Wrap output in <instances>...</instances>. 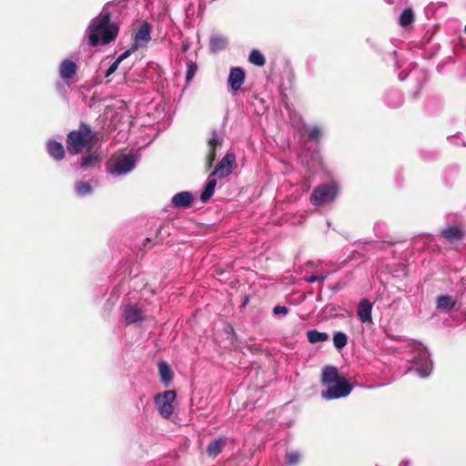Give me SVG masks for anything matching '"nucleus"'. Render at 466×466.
<instances>
[{
    "instance_id": "nucleus-17",
    "label": "nucleus",
    "mask_w": 466,
    "mask_h": 466,
    "mask_svg": "<svg viewBox=\"0 0 466 466\" xmlns=\"http://www.w3.org/2000/svg\"><path fill=\"white\" fill-rule=\"evenodd\" d=\"M457 304V299L450 295H440L436 298V309L441 312H450Z\"/></svg>"
},
{
    "instance_id": "nucleus-13",
    "label": "nucleus",
    "mask_w": 466,
    "mask_h": 466,
    "mask_svg": "<svg viewBox=\"0 0 466 466\" xmlns=\"http://www.w3.org/2000/svg\"><path fill=\"white\" fill-rule=\"evenodd\" d=\"M246 77L245 71L241 67H232L229 72L228 83L233 92L240 89Z\"/></svg>"
},
{
    "instance_id": "nucleus-37",
    "label": "nucleus",
    "mask_w": 466,
    "mask_h": 466,
    "mask_svg": "<svg viewBox=\"0 0 466 466\" xmlns=\"http://www.w3.org/2000/svg\"><path fill=\"white\" fill-rule=\"evenodd\" d=\"M136 49H134V46H132L131 48L126 50L124 53H122L117 58H116V61L118 63H121L123 60H125L126 58H127L131 54L132 52H134Z\"/></svg>"
},
{
    "instance_id": "nucleus-4",
    "label": "nucleus",
    "mask_w": 466,
    "mask_h": 466,
    "mask_svg": "<svg viewBox=\"0 0 466 466\" xmlns=\"http://www.w3.org/2000/svg\"><path fill=\"white\" fill-rule=\"evenodd\" d=\"M138 159L136 154H121L107 165V172L115 177L127 175L134 170Z\"/></svg>"
},
{
    "instance_id": "nucleus-32",
    "label": "nucleus",
    "mask_w": 466,
    "mask_h": 466,
    "mask_svg": "<svg viewBox=\"0 0 466 466\" xmlns=\"http://www.w3.org/2000/svg\"><path fill=\"white\" fill-rule=\"evenodd\" d=\"M300 453L298 451H290L286 453V463L289 466H296L300 461Z\"/></svg>"
},
{
    "instance_id": "nucleus-30",
    "label": "nucleus",
    "mask_w": 466,
    "mask_h": 466,
    "mask_svg": "<svg viewBox=\"0 0 466 466\" xmlns=\"http://www.w3.org/2000/svg\"><path fill=\"white\" fill-rule=\"evenodd\" d=\"M248 61L258 66H262L266 63L264 56L257 49L251 50L248 56Z\"/></svg>"
},
{
    "instance_id": "nucleus-38",
    "label": "nucleus",
    "mask_w": 466,
    "mask_h": 466,
    "mask_svg": "<svg viewBox=\"0 0 466 466\" xmlns=\"http://www.w3.org/2000/svg\"><path fill=\"white\" fill-rule=\"evenodd\" d=\"M312 162H313V163H312V166H314V165H315V163H318V164L319 163V154H318V153H316V154L312 157ZM307 164H308V166H309V167H311V164H310L309 161H308V163H307Z\"/></svg>"
},
{
    "instance_id": "nucleus-31",
    "label": "nucleus",
    "mask_w": 466,
    "mask_h": 466,
    "mask_svg": "<svg viewBox=\"0 0 466 466\" xmlns=\"http://www.w3.org/2000/svg\"><path fill=\"white\" fill-rule=\"evenodd\" d=\"M348 337L341 331H337L333 335V344L337 350H341L347 344Z\"/></svg>"
},
{
    "instance_id": "nucleus-20",
    "label": "nucleus",
    "mask_w": 466,
    "mask_h": 466,
    "mask_svg": "<svg viewBox=\"0 0 466 466\" xmlns=\"http://www.w3.org/2000/svg\"><path fill=\"white\" fill-rule=\"evenodd\" d=\"M216 177H217L213 176V174H211V173L208 177V179L206 181L204 189H203V191L200 194V200L202 202L206 203L214 195L215 187H216V185H217Z\"/></svg>"
},
{
    "instance_id": "nucleus-26",
    "label": "nucleus",
    "mask_w": 466,
    "mask_h": 466,
    "mask_svg": "<svg viewBox=\"0 0 466 466\" xmlns=\"http://www.w3.org/2000/svg\"><path fill=\"white\" fill-rule=\"evenodd\" d=\"M414 13L411 8L408 7L405 8L400 17H399V24L401 27H408L414 22Z\"/></svg>"
},
{
    "instance_id": "nucleus-25",
    "label": "nucleus",
    "mask_w": 466,
    "mask_h": 466,
    "mask_svg": "<svg viewBox=\"0 0 466 466\" xmlns=\"http://www.w3.org/2000/svg\"><path fill=\"white\" fill-rule=\"evenodd\" d=\"M158 371L161 378V381L164 383L165 386H168L173 377V373L169 365L165 361H161L158 364Z\"/></svg>"
},
{
    "instance_id": "nucleus-33",
    "label": "nucleus",
    "mask_w": 466,
    "mask_h": 466,
    "mask_svg": "<svg viewBox=\"0 0 466 466\" xmlns=\"http://www.w3.org/2000/svg\"><path fill=\"white\" fill-rule=\"evenodd\" d=\"M197 71H198V65L193 61H189L187 64V72H186L187 83H189L194 78Z\"/></svg>"
},
{
    "instance_id": "nucleus-45",
    "label": "nucleus",
    "mask_w": 466,
    "mask_h": 466,
    "mask_svg": "<svg viewBox=\"0 0 466 466\" xmlns=\"http://www.w3.org/2000/svg\"><path fill=\"white\" fill-rule=\"evenodd\" d=\"M464 31H465V33H466V25H465V28H464Z\"/></svg>"
},
{
    "instance_id": "nucleus-24",
    "label": "nucleus",
    "mask_w": 466,
    "mask_h": 466,
    "mask_svg": "<svg viewBox=\"0 0 466 466\" xmlns=\"http://www.w3.org/2000/svg\"><path fill=\"white\" fill-rule=\"evenodd\" d=\"M100 163V157L96 152L85 156L80 160V167L86 170L96 167Z\"/></svg>"
},
{
    "instance_id": "nucleus-2",
    "label": "nucleus",
    "mask_w": 466,
    "mask_h": 466,
    "mask_svg": "<svg viewBox=\"0 0 466 466\" xmlns=\"http://www.w3.org/2000/svg\"><path fill=\"white\" fill-rule=\"evenodd\" d=\"M95 138V134L87 124L81 123L78 129L66 136V147L71 155H77L87 147Z\"/></svg>"
},
{
    "instance_id": "nucleus-18",
    "label": "nucleus",
    "mask_w": 466,
    "mask_h": 466,
    "mask_svg": "<svg viewBox=\"0 0 466 466\" xmlns=\"http://www.w3.org/2000/svg\"><path fill=\"white\" fill-rule=\"evenodd\" d=\"M193 195L188 191H181L172 198V205L178 208H186L191 206Z\"/></svg>"
},
{
    "instance_id": "nucleus-21",
    "label": "nucleus",
    "mask_w": 466,
    "mask_h": 466,
    "mask_svg": "<svg viewBox=\"0 0 466 466\" xmlns=\"http://www.w3.org/2000/svg\"><path fill=\"white\" fill-rule=\"evenodd\" d=\"M385 102L390 107H399L403 103V96L402 94L396 89L388 90L385 95Z\"/></svg>"
},
{
    "instance_id": "nucleus-23",
    "label": "nucleus",
    "mask_w": 466,
    "mask_h": 466,
    "mask_svg": "<svg viewBox=\"0 0 466 466\" xmlns=\"http://www.w3.org/2000/svg\"><path fill=\"white\" fill-rule=\"evenodd\" d=\"M441 236L450 242L458 241L462 238V231L457 226H450L441 230Z\"/></svg>"
},
{
    "instance_id": "nucleus-28",
    "label": "nucleus",
    "mask_w": 466,
    "mask_h": 466,
    "mask_svg": "<svg viewBox=\"0 0 466 466\" xmlns=\"http://www.w3.org/2000/svg\"><path fill=\"white\" fill-rule=\"evenodd\" d=\"M307 338L310 343L315 344L328 340L329 335L326 332H320L317 329H310L307 332Z\"/></svg>"
},
{
    "instance_id": "nucleus-19",
    "label": "nucleus",
    "mask_w": 466,
    "mask_h": 466,
    "mask_svg": "<svg viewBox=\"0 0 466 466\" xmlns=\"http://www.w3.org/2000/svg\"><path fill=\"white\" fill-rule=\"evenodd\" d=\"M227 445V438L220 436L213 440L207 446V453L209 457H217Z\"/></svg>"
},
{
    "instance_id": "nucleus-39",
    "label": "nucleus",
    "mask_w": 466,
    "mask_h": 466,
    "mask_svg": "<svg viewBox=\"0 0 466 466\" xmlns=\"http://www.w3.org/2000/svg\"><path fill=\"white\" fill-rule=\"evenodd\" d=\"M189 49V44L188 42H183L182 43V51L187 52Z\"/></svg>"
},
{
    "instance_id": "nucleus-1",
    "label": "nucleus",
    "mask_w": 466,
    "mask_h": 466,
    "mask_svg": "<svg viewBox=\"0 0 466 466\" xmlns=\"http://www.w3.org/2000/svg\"><path fill=\"white\" fill-rule=\"evenodd\" d=\"M113 7H115V5L106 4L99 15L89 22L86 29L89 46H96L99 42L108 45L116 40L119 28L111 21L112 13L110 9Z\"/></svg>"
},
{
    "instance_id": "nucleus-35",
    "label": "nucleus",
    "mask_w": 466,
    "mask_h": 466,
    "mask_svg": "<svg viewBox=\"0 0 466 466\" xmlns=\"http://www.w3.org/2000/svg\"><path fill=\"white\" fill-rule=\"evenodd\" d=\"M289 308L286 306L278 305L273 308L274 315L286 316L289 313Z\"/></svg>"
},
{
    "instance_id": "nucleus-9",
    "label": "nucleus",
    "mask_w": 466,
    "mask_h": 466,
    "mask_svg": "<svg viewBox=\"0 0 466 466\" xmlns=\"http://www.w3.org/2000/svg\"><path fill=\"white\" fill-rule=\"evenodd\" d=\"M223 143V137L217 131H212L208 140V154L206 157L207 168H210L217 157V150L220 149Z\"/></svg>"
},
{
    "instance_id": "nucleus-7",
    "label": "nucleus",
    "mask_w": 466,
    "mask_h": 466,
    "mask_svg": "<svg viewBox=\"0 0 466 466\" xmlns=\"http://www.w3.org/2000/svg\"><path fill=\"white\" fill-rule=\"evenodd\" d=\"M352 390V386L346 379L339 380L334 384L326 386V390L321 391V397L325 400H336L348 396Z\"/></svg>"
},
{
    "instance_id": "nucleus-16",
    "label": "nucleus",
    "mask_w": 466,
    "mask_h": 466,
    "mask_svg": "<svg viewBox=\"0 0 466 466\" xmlns=\"http://www.w3.org/2000/svg\"><path fill=\"white\" fill-rule=\"evenodd\" d=\"M46 150L48 155L56 161L62 160L66 155L62 143L55 139H49L46 142Z\"/></svg>"
},
{
    "instance_id": "nucleus-43",
    "label": "nucleus",
    "mask_w": 466,
    "mask_h": 466,
    "mask_svg": "<svg viewBox=\"0 0 466 466\" xmlns=\"http://www.w3.org/2000/svg\"><path fill=\"white\" fill-rule=\"evenodd\" d=\"M388 4L392 5L394 3V0H385Z\"/></svg>"
},
{
    "instance_id": "nucleus-22",
    "label": "nucleus",
    "mask_w": 466,
    "mask_h": 466,
    "mask_svg": "<svg viewBox=\"0 0 466 466\" xmlns=\"http://www.w3.org/2000/svg\"><path fill=\"white\" fill-rule=\"evenodd\" d=\"M228 44V38L220 35H212L209 40L210 50L214 53L226 49Z\"/></svg>"
},
{
    "instance_id": "nucleus-8",
    "label": "nucleus",
    "mask_w": 466,
    "mask_h": 466,
    "mask_svg": "<svg viewBox=\"0 0 466 466\" xmlns=\"http://www.w3.org/2000/svg\"><path fill=\"white\" fill-rule=\"evenodd\" d=\"M236 166V156L233 152L228 151L217 164L215 169L211 172L213 176L218 178L228 177L234 167Z\"/></svg>"
},
{
    "instance_id": "nucleus-27",
    "label": "nucleus",
    "mask_w": 466,
    "mask_h": 466,
    "mask_svg": "<svg viewBox=\"0 0 466 466\" xmlns=\"http://www.w3.org/2000/svg\"><path fill=\"white\" fill-rule=\"evenodd\" d=\"M303 128L308 133V140L319 143V141L321 137V135H322V130L319 126H311L310 127V126H307L306 124L303 123Z\"/></svg>"
},
{
    "instance_id": "nucleus-41",
    "label": "nucleus",
    "mask_w": 466,
    "mask_h": 466,
    "mask_svg": "<svg viewBox=\"0 0 466 466\" xmlns=\"http://www.w3.org/2000/svg\"><path fill=\"white\" fill-rule=\"evenodd\" d=\"M410 462L408 461H403L400 463V466H409Z\"/></svg>"
},
{
    "instance_id": "nucleus-34",
    "label": "nucleus",
    "mask_w": 466,
    "mask_h": 466,
    "mask_svg": "<svg viewBox=\"0 0 466 466\" xmlns=\"http://www.w3.org/2000/svg\"><path fill=\"white\" fill-rule=\"evenodd\" d=\"M328 277V273L319 274V275H311L305 278V281L309 283H313L316 281L323 282Z\"/></svg>"
},
{
    "instance_id": "nucleus-6",
    "label": "nucleus",
    "mask_w": 466,
    "mask_h": 466,
    "mask_svg": "<svg viewBox=\"0 0 466 466\" xmlns=\"http://www.w3.org/2000/svg\"><path fill=\"white\" fill-rule=\"evenodd\" d=\"M177 398L175 390H169L154 397V402L158 413L164 419H169L174 413V401Z\"/></svg>"
},
{
    "instance_id": "nucleus-14",
    "label": "nucleus",
    "mask_w": 466,
    "mask_h": 466,
    "mask_svg": "<svg viewBox=\"0 0 466 466\" xmlns=\"http://www.w3.org/2000/svg\"><path fill=\"white\" fill-rule=\"evenodd\" d=\"M372 304L367 299H361L358 305L357 315L362 323H370L371 317Z\"/></svg>"
},
{
    "instance_id": "nucleus-36",
    "label": "nucleus",
    "mask_w": 466,
    "mask_h": 466,
    "mask_svg": "<svg viewBox=\"0 0 466 466\" xmlns=\"http://www.w3.org/2000/svg\"><path fill=\"white\" fill-rule=\"evenodd\" d=\"M120 63L116 61V59L109 66V67L105 72V77L110 76L112 74H114L116 69L118 68Z\"/></svg>"
},
{
    "instance_id": "nucleus-11",
    "label": "nucleus",
    "mask_w": 466,
    "mask_h": 466,
    "mask_svg": "<svg viewBox=\"0 0 466 466\" xmlns=\"http://www.w3.org/2000/svg\"><path fill=\"white\" fill-rule=\"evenodd\" d=\"M77 71V65L72 58H66L61 61L58 73L62 80L66 82L68 85L72 83V78Z\"/></svg>"
},
{
    "instance_id": "nucleus-10",
    "label": "nucleus",
    "mask_w": 466,
    "mask_h": 466,
    "mask_svg": "<svg viewBox=\"0 0 466 466\" xmlns=\"http://www.w3.org/2000/svg\"><path fill=\"white\" fill-rule=\"evenodd\" d=\"M122 317L127 325L137 324L145 320L146 316L137 305L128 303L122 309Z\"/></svg>"
},
{
    "instance_id": "nucleus-3",
    "label": "nucleus",
    "mask_w": 466,
    "mask_h": 466,
    "mask_svg": "<svg viewBox=\"0 0 466 466\" xmlns=\"http://www.w3.org/2000/svg\"><path fill=\"white\" fill-rule=\"evenodd\" d=\"M410 361L413 363V369L421 378L428 377L432 370V361L427 349L420 343L412 346V358Z\"/></svg>"
},
{
    "instance_id": "nucleus-15",
    "label": "nucleus",
    "mask_w": 466,
    "mask_h": 466,
    "mask_svg": "<svg viewBox=\"0 0 466 466\" xmlns=\"http://www.w3.org/2000/svg\"><path fill=\"white\" fill-rule=\"evenodd\" d=\"M345 379L344 377H340L339 375L338 369L333 366H326L322 370L321 373V383L323 386H328L330 384H334L339 380Z\"/></svg>"
},
{
    "instance_id": "nucleus-44",
    "label": "nucleus",
    "mask_w": 466,
    "mask_h": 466,
    "mask_svg": "<svg viewBox=\"0 0 466 466\" xmlns=\"http://www.w3.org/2000/svg\"><path fill=\"white\" fill-rule=\"evenodd\" d=\"M431 5H433V4L431 3V5H428V8H431Z\"/></svg>"
},
{
    "instance_id": "nucleus-42",
    "label": "nucleus",
    "mask_w": 466,
    "mask_h": 466,
    "mask_svg": "<svg viewBox=\"0 0 466 466\" xmlns=\"http://www.w3.org/2000/svg\"><path fill=\"white\" fill-rule=\"evenodd\" d=\"M150 242V238H146L144 243H143V246L146 247L147 246V243Z\"/></svg>"
},
{
    "instance_id": "nucleus-5",
    "label": "nucleus",
    "mask_w": 466,
    "mask_h": 466,
    "mask_svg": "<svg viewBox=\"0 0 466 466\" xmlns=\"http://www.w3.org/2000/svg\"><path fill=\"white\" fill-rule=\"evenodd\" d=\"M338 192L339 186L335 182L320 184L313 189L310 202L314 206L329 204L336 198Z\"/></svg>"
},
{
    "instance_id": "nucleus-40",
    "label": "nucleus",
    "mask_w": 466,
    "mask_h": 466,
    "mask_svg": "<svg viewBox=\"0 0 466 466\" xmlns=\"http://www.w3.org/2000/svg\"><path fill=\"white\" fill-rule=\"evenodd\" d=\"M407 76H408V74H407V73L400 72V73L399 74V79H400V81H403L404 79H406Z\"/></svg>"
},
{
    "instance_id": "nucleus-12",
    "label": "nucleus",
    "mask_w": 466,
    "mask_h": 466,
    "mask_svg": "<svg viewBox=\"0 0 466 466\" xmlns=\"http://www.w3.org/2000/svg\"><path fill=\"white\" fill-rule=\"evenodd\" d=\"M151 40V26L144 23L137 31L134 39V49L145 46Z\"/></svg>"
},
{
    "instance_id": "nucleus-29",
    "label": "nucleus",
    "mask_w": 466,
    "mask_h": 466,
    "mask_svg": "<svg viewBox=\"0 0 466 466\" xmlns=\"http://www.w3.org/2000/svg\"><path fill=\"white\" fill-rule=\"evenodd\" d=\"M75 191L77 196L83 198L93 193V187L88 182L77 181L75 185Z\"/></svg>"
}]
</instances>
